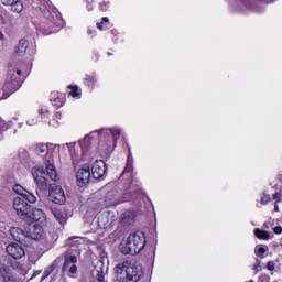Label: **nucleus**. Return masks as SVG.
I'll list each match as a JSON object with an SVG mask.
<instances>
[{"instance_id": "obj_1", "label": "nucleus", "mask_w": 282, "mask_h": 282, "mask_svg": "<svg viewBox=\"0 0 282 282\" xmlns=\"http://www.w3.org/2000/svg\"><path fill=\"white\" fill-rule=\"evenodd\" d=\"M44 165L45 167L35 166L32 169V176L34 178V182L39 186L40 191H47V186H50L48 202L63 206V204L67 202V197L65 196V191H63V187H61L59 185L50 184V180L52 182L58 181V172H56V166H54V161L46 160L44 161Z\"/></svg>"}, {"instance_id": "obj_2", "label": "nucleus", "mask_w": 282, "mask_h": 282, "mask_svg": "<svg viewBox=\"0 0 282 282\" xmlns=\"http://www.w3.org/2000/svg\"><path fill=\"white\" fill-rule=\"evenodd\" d=\"M120 133H122L120 128L115 127L110 129H101L99 132L94 131L90 132V134L85 135L83 140H79L82 158H85L89 154V149H91V138H94V135L99 137V153H101V155H109V153L113 151V147H116V143L120 139Z\"/></svg>"}, {"instance_id": "obj_3", "label": "nucleus", "mask_w": 282, "mask_h": 282, "mask_svg": "<svg viewBox=\"0 0 282 282\" xmlns=\"http://www.w3.org/2000/svg\"><path fill=\"white\" fill-rule=\"evenodd\" d=\"M115 273L117 282H140L144 276L142 265L129 260L116 264Z\"/></svg>"}, {"instance_id": "obj_4", "label": "nucleus", "mask_w": 282, "mask_h": 282, "mask_svg": "<svg viewBox=\"0 0 282 282\" xmlns=\"http://www.w3.org/2000/svg\"><path fill=\"white\" fill-rule=\"evenodd\" d=\"M144 246H147V236H144L142 231H137L131 234L126 242L119 245V250L121 254L135 257V254H140V252L144 250Z\"/></svg>"}, {"instance_id": "obj_5", "label": "nucleus", "mask_w": 282, "mask_h": 282, "mask_svg": "<svg viewBox=\"0 0 282 282\" xmlns=\"http://www.w3.org/2000/svg\"><path fill=\"white\" fill-rule=\"evenodd\" d=\"M21 68L17 66L14 63H10L8 65V73L7 78L3 85V94H6V98L10 96L11 94H14V91H18V89H21L22 80H21Z\"/></svg>"}, {"instance_id": "obj_6", "label": "nucleus", "mask_w": 282, "mask_h": 282, "mask_svg": "<svg viewBox=\"0 0 282 282\" xmlns=\"http://www.w3.org/2000/svg\"><path fill=\"white\" fill-rule=\"evenodd\" d=\"M50 4H42L39 7L40 12L44 14L45 19H47L48 24L54 28H63V18H61V13L56 12V10H52Z\"/></svg>"}, {"instance_id": "obj_7", "label": "nucleus", "mask_w": 282, "mask_h": 282, "mask_svg": "<svg viewBox=\"0 0 282 282\" xmlns=\"http://www.w3.org/2000/svg\"><path fill=\"white\" fill-rule=\"evenodd\" d=\"M105 191H107L106 196L104 197L106 206H118L122 204V197L120 196V192H118L116 183L106 185Z\"/></svg>"}, {"instance_id": "obj_8", "label": "nucleus", "mask_w": 282, "mask_h": 282, "mask_svg": "<svg viewBox=\"0 0 282 282\" xmlns=\"http://www.w3.org/2000/svg\"><path fill=\"white\" fill-rule=\"evenodd\" d=\"M115 223H116V214L113 212L102 209L97 214V224L99 228L107 230L109 229L110 226H113Z\"/></svg>"}, {"instance_id": "obj_9", "label": "nucleus", "mask_w": 282, "mask_h": 282, "mask_svg": "<svg viewBox=\"0 0 282 282\" xmlns=\"http://www.w3.org/2000/svg\"><path fill=\"white\" fill-rule=\"evenodd\" d=\"M13 208L21 219H28V217H30V212L32 210V205L28 204L25 198L15 197L13 200Z\"/></svg>"}, {"instance_id": "obj_10", "label": "nucleus", "mask_w": 282, "mask_h": 282, "mask_svg": "<svg viewBox=\"0 0 282 282\" xmlns=\"http://www.w3.org/2000/svg\"><path fill=\"white\" fill-rule=\"evenodd\" d=\"M10 235L14 241L21 243V246H30V238L28 236V227L25 229L19 227H12L10 229Z\"/></svg>"}, {"instance_id": "obj_11", "label": "nucleus", "mask_w": 282, "mask_h": 282, "mask_svg": "<svg viewBox=\"0 0 282 282\" xmlns=\"http://www.w3.org/2000/svg\"><path fill=\"white\" fill-rule=\"evenodd\" d=\"M91 175L94 180H105L107 177V163L102 160H97L91 166Z\"/></svg>"}, {"instance_id": "obj_12", "label": "nucleus", "mask_w": 282, "mask_h": 282, "mask_svg": "<svg viewBox=\"0 0 282 282\" xmlns=\"http://www.w3.org/2000/svg\"><path fill=\"white\" fill-rule=\"evenodd\" d=\"M26 230L29 237V246L32 245V241H39V239H43V227H41V225H29Z\"/></svg>"}, {"instance_id": "obj_13", "label": "nucleus", "mask_w": 282, "mask_h": 282, "mask_svg": "<svg viewBox=\"0 0 282 282\" xmlns=\"http://www.w3.org/2000/svg\"><path fill=\"white\" fill-rule=\"evenodd\" d=\"M90 177L91 171L89 169V165L85 164L82 169L78 170L76 174L78 186L83 187L86 186V184H89Z\"/></svg>"}, {"instance_id": "obj_14", "label": "nucleus", "mask_w": 282, "mask_h": 282, "mask_svg": "<svg viewBox=\"0 0 282 282\" xmlns=\"http://www.w3.org/2000/svg\"><path fill=\"white\" fill-rule=\"evenodd\" d=\"M12 191L21 196L22 199L29 202V204H36V196L33 193H30L28 189L23 188L21 185H12Z\"/></svg>"}, {"instance_id": "obj_15", "label": "nucleus", "mask_w": 282, "mask_h": 282, "mask_svg": "<svg viewBox=\"0 0 282 282\" xmlns=\"http://www.w3.org/2000/svg\"><path fill=\"white\" fill-rule=\"evenodd\" d=\"M7 252L12 259H23L25 257V249L17 242H11L7 246Z\"/></svg>"}, {"instance_id": "obj_16", "label": "nucleus", "mask_w": 282, "mask_h": 282, "mask_svg": "<svg viewBox=\"0 0 282 282\" xmlns=\"http://www.w3.org/2000/svg\"><path fill=\"white\" fill-rule=\"evenodd\" d=\"M26 219H29V221H40L41 224H43V221H45V212L40 208H33L29 213Z\"/></svg>"}, {"instance_id": "obj_17", "label": "nucleus", "mask_w": 282, "mask_h": 282, "mask_svg": "<svg viewBox=\"0 0 282 282\" xmlns=\"http://www.w3.org/2000/svg\"><path fill=\"white\" fill-rule=\"evenodd\" d=\"M12 270V259L8 256L0 257V274H6Z\"/></svg>"}, {"instance_id": "obj_18", "label": "nucleus", "mask_w": 282, "mask_h": 282, "mask_svg": "<svg viewBox=\"0 0 282 282\" xmlns=\"http://www.w3.org/2000/svg\"><path fill=\"white\" fill-rule=\"evenodd\" d=\"M50 100L53 107H63L65 105V95L63 93H52Z\"/></svg>"}, {"instance_id": "obj_19", "label": "nucleus", "mask_w": 282, "mask_h": 282, "mask_svg": "<svg viewBox=\"0 0 282 282\" xmlns=\"http://www.w3.org/2000/svg\"><path fill=\"white\" fill-rule=\"evenodd\" d=\"M65 147L68 148V151L70 153V158L73 160V164L74 166H76V164H78V162H80V154L76 153V143L70 142V143H66Z\"/></svg>"}, {"instance_id": "obj_20", "label": "nucleus", "mask_w": 282, "mask_h": 282, "mask_svg": "<svg viewBox=\"0 0 282 282\" xmlns=\"http://www.w3.org/2000/svg\"><path fill=\"white\" fill-rule=\"evenodd\" d=\"M121 221L123 226H131L133 221H135V212L133 210H128L123 213Z\"/></svg>"}, {"instance_id": "obj_21", "label": "nucleus", "mask_w": 282, "mask_h": 282, "mask_svg": "<svg viewBox=\"0 0 282 282\" xmlns=\"http://www.w3.org/2000/svg\"><path fill=\"white\" fill-rule=\"evenodd\" d=\"M29 45L30 43L28 42V40L21 39L15 48V54H18V56L25 54V52H28Z\"/></svg>"}, {"instance_id": "obj_22", "label": "nucleus", "mask_w": 282, "mask_h": 282, "mask_svg": "<svg viewBox=\"0 0 282 282\" xmlns=\"http://www.w3.org/2000/svg\"><path fill=\"white\" fill-rule=\"evenodd\" d=\"M127 173H133V154L131 153V148H129L127 164L122 175H127Z\"/></svg>"}, {"instance_id": "obj_23", "label": "nucleus", "mask_w": 282, "mask_h": 282, "mask_svg": "<svg viewBox=\"0 0 282 282\" xmlns=\"http://www.w3.org/2000/svg\"><path fill=\"white\" fill-rule=\"evenodd\" d=\"M11 6V12H17V14H20V12H23V2L21 0H14V2Z\"/></svg>"}, {"instance_id": "obj_24", "label": "nucleus", "mask_w": 282, "mask_h": 282, "mask_svg": "<svg viewBox=\"0 0 282 282\" xmlns=\"http://www.w3.org/2000/svg\"><path fill=\"white\" fill-rule=\"evenodd\" d=\"M61 118H62L61 112H56L55 118L48 121V126L53 127V129H58V127H61V121H58L61 120Z\"/></svg>"}, {"instance_id": "obj_25", "label": "nucleus", "mask_w": 282, "mask_h": 282, "mask_svg": "<svg viewBox=\"0 0 282 282\" xmlns=\"http://www.w3.org/2000/svg\"><path fill=\"white\" fill-rule=\"evenodd\" d=\"M58 262V260H55L51 265H48L42 276V281H45V279H47V276H50V274H52V272H54V270H56V263Z\"/></svg>"}, {"instance_id": "obj_26", "label": "nucleus", "mask_w": 282, "mask_h": 282, "mask_svg": "<svg viewBox=\"0 0 282 282\" xmlns=\"http://www.w3.org/2000/svg\"><path fill=\"white\" fill-rule=\"evenodd\" d=\"M97 80L98 79L96 78V76H94V75H86L84 77V85H86L87 87H94V85H96Z\"/></svg>"}, {"instance_id": "obj_27", "label": "nucleus", "mask_w": 282, "mask_h": 282, "mask_svg": "<svg viewBox=\"0 0 282 282\" xmlns=\"http://www.w3.org/2000/svg\"><path fill=\"white\" fill-rule=\"evenodd\" d=\"M254 236L258 238V239H270V234L265 230H262L260 228H256L254 229Z\"/></svg>"}, {"instance_id": "obj_28", "label": "nucleus", "mask_w": 282, "mask_h": 282, "mask_svg": "<svg viewBox=\"0 0 282 282\" xmlns=\"http://www.w3.org/2000/svg\"><path fill=\"white\" fill-rule=\"evenodd\" d=\"M267 250H268V247H265V246H257L256 249H254V252L258 257L263 259V257L265 256Z\"/></svg>"}, {"instance_id": "obj_29", "label": "nucleus", "mask_w": 282, "mask_h": 282, "mask_svg": "<svg viewBox=\"0 0 282 282\" xmlns=\"http://www.w3.org/2000/svg\"><path fill=\"white\" fill-rule=\"evenodd\" d=\"M0 276L3 279V282H17L14 274H11L10 271L7 273H1Z\"/></svg>"}, {"instance_id": "obj_30", "label": "nucleus", "mask_w": 282, "mask_h": 282, "mask_svg": "<svg viewBox=\"0 0 282 282\" xmlns=\"http://www.w3.org/2000/svg\"><path fill=\"white\" fill-rule=\"evenodd\" d=\"M238 4L240 6L239 10H243V8L252 10V2H250L249 0H238Z\"/></svg>"}, {"instance_id": "obj_31", "label": "nucleus", "mask_w": 282, "mask_h": 282, "mask_svg": "<svg viewBox=\"0 0 282 282\" xmlns=\"http://www.w3.org/2000/svg\"><path fill=\"white\" fill-rule=\"evenodd\" d=\"M35 151H36L37 155H45V153H47V145L40 143L36 145Z\"/></svg>"}, {"instance_id": "obj_32", "label": "nucleus", "mask_w": 282, "mask_h": 282, "mask_svg": "<svg viewBox=\"0 0 282 282\" xmlns=\"http://www.w3.org/2000/svg\"><path fill=\"white\" fill-rule=\"evenodd\" d=\"M37 32L40 34H43V36H48V34H52L54 32H58V30H54V29L47 30V29L41 26L40 29H37Z\"/></svg>"}, {"instance_id": "obj_33", "label": "nucleus", "mask_w": 282, "mask_h": 282, "mask_svg": "<svg viewBox=\"0 0 282 282\" xmlns=\"http://www.w3.org/2000/svg\"><path fill=\"white\" fill-rule=\"evenodd\" d=\"M53 215L54 217L57 219V221L59 224H63L65 221V217L63 216V214L61 213V210L58 209H53Z\"/></svg>"}, {"instance_id": "obj_34", "label": "nucleus", "mask_w": 282, "mask_h": 282, "mask_svg": "<svg viewBox=\"0 0 282 282\" xmlns=\"http://www.w3.org/2000/svg\"><path fill=\"white\" fill-rule=\"evenodd\" d=\"M68 89H70L69 95L73 98H80V94H78V86H68Z\"/></svg>"}, {"instance_id": "obj_35", "label": "nucleus", "mask_w": 282, "mask_h": 282, "mask_svg": "<svg viewBox=\"0 0 282 282\" xmlns=\"http://www.w3.org/2000/svg\"><path fill=\"white\" fill-rule=\"evenodd\" d=\"M39 116L41 117L42 120H44V122H47V120L50 119V111L44 109H39Z\"/></svg>"}, {"instance_id": "obj_36", "label": "nucleus", "mask_w": 282, "mask_h": 282, "mask_svg": "<svg viewBox=\"0 0 282 282\" xmlns=\"http://www.w3.org/2000/svg\"><path fill=\"white\" fill-rule=\"evenodd\" d=\"M260 202L262 206H265L269 202H272V196H270L269 194H263Z\"/></svg>"}, {"instance_id": "obj_37", "label": "nucleus", "mask_w": 282, "mask_h": 282, "mask_svg": "<svg viewBox=\"0 0 282 282\" xmlns=\"http://www.w3.org/2000/svg\"><path fill=\"white\" fill-rule=\"evenodd\" d=\"M65 260L68 261V263H72L75 265V263H78V258L76 256H65Z\"/></svg>"}, {"instance_id": "obj_38", "label": "nucleus", "mask_w": 282, "mask_h": 282, "mask_svg": "<svg viewBox=\"0 0 282 282\" xmlns=\"http://www.w3.org/2000/svg\"><path fill=\"white\" fill-rule=\"evenodd\" d=\"M99 10L101 12H107L109 10V1H104L99 4Z\"/></svg>"}, {"instance_id": "obj_39", "label": "nucleus", "mask_w": 282, "mask_h": 282, "mask_svg": "<svg viewBox=\"0 0 282 282\" xmlns=\"http://www.w3.org/2000/svg\"><path fill=\"white\" fill-rule=\"evenodd\" d=\"M104 23H109V18L104 17V18L101 19V22H97V28H98V30H105V26H102Z\"/></svg>"}, {"instance_id": "obj_40", "label": "nucleus", "mask_w": 282, "mask_h": 282, "mask_svg": "<svg viewBox=\"0 0 282 282\" xmlns=\"http://www.w3.org/2000/svg\"><path fill=\"white\" fill-rule=\"evenodd\" d=\"M131 199H133V196L131 195V193H126L121 197V204H124V202H131Z\"/></svg>"}, {"instance_id": "obj_41", "label": "nucleus", "mask_w": 282, "mask_h": 282, "mask_svg": "<svg viewBox=\"0 0 282 282\" xmlns=\"http://www.w3.org/2000/svg\"><path fill=\"white\" fill-rule=\"evenodd\" d=\"M252 269L254 270V274H257L258 272H261V260L257 259Z\"/></svg>"}, {"instance_id": "obj_42", "label": "nucleus", "mask_w": 282, "mask_h": 282, "mask_svg": "<svg viewBox=\"0 0 282 282\" xmlns=\"http://www.w3.org/2000/svg\"><path fill=\"white\" fill-rule=\"evenodd\" d=\"M275 200L276 204H280V202H282V194L281 192H278L275 194H273V198Z\"/></svg>"}, {"instance_id": "obj_43", "label": "nucleus", "mask_w": 282, "mask_h": 282, "mask_svg": "<svg viewBox=\"0 0 282 282\" xmlns=\"http://www.w3.org/2000/svg\"><path fill=\"white\" fill-rule=\"evenodd\" d=\"M70 265H74V264L68 262L67 260H65L64 265L62 268V272H67V270H69Z\"/></svg>"}, {"instance_id": "obj_44", "label": "nucleus", "mask_w": 282, "mask_h": 282, "mask_svg": "<svg viewBox=\"0 0 282 282\" xmlns=\"http://www.w3.org/2000/svg\"><path fill=\"white\" fill-rule=\"evenodd\" d=\"M274 268H275L274 261L267 262V270H269V272H274Z\"/></svg>"}, {"instance_id": "obj_45", "label": "nucleus", "mask_w": 282, "mask_h": 282, "mask_svg": "<svg viewBox=\"0 0 282 282\" xmlns=\"http://www.w3.org/2000/svg\"><path fill=\"white\" fill-rule=\"evenodd\" d=\"M39 123V119H34V118H31L26 121V124H29V127H34V124H37Z\"/></svg>"}, {"instance_id": "obj_46", "label": "nucleus", "mask_w": 282, "mask_h": 282, "mask_svg": "<svg viewBox=\"0 0 282 282\" xmlns=\"http://www.w3.org/2000/svg\"><path fill=\"white\" fill-rule=\"evenodd\" d=\"M68 272L70 274H76V272H78V267L76 264H72L70 268L68 269Z\"/></svg>"}, {"instance_id": "obj_47", "label": "nucleus", "mask_w": 282, "mask_h": 282, "mask_svg": "<svg viewBox=\"0 0 282 282\" xmlns=\"http://www.w3.org/2000/svg\"><path fill=\"white\" fill-rule=\"evenodd\" d=\"M15 0H0V3H2V6H12V3H14Z\"/></svg>"}, {"instance_id": "obj_48", "label": "nucleus", "mask_w": 282, "mask_h": 282, "mask_svg": "<svg viewBox=\"0 0 282 282\" xmlns=\"http://www.w3.org/2000/svg\"><path fill=\"white\" fill-rule=\"evenodd\" d=\"M273 232H274L275 235H282V227H281V226L274 227Z\"/></svg>"}, {"instance_id": "obj_49", "label": "nucleus", "mask_w": 282, "mask_h": 282, "mask_svg": "<svg viewBox=\"0 0 282 282\" xmlns=\"http://www.w3.org/2000/svg\"><path fill=\"white\" fill-rule=\"evenodd\" d=\"M91 3H94V2H89V3H87V6H86L88 12H91V10H94V4H91Z\"/></svg>"}, {"instance_id": "obj_50", "label": "nucleus", "mask_w": 282, "mask_h": 282, "mask_svg": "<svg viewBox=\"0 0 282 282\" xmlns=\"http://www.w3.org/2000/svg\"><path fill=\"white\" fill-rule=\"evenodd\" d=\"M87 34H88V35H93V39H94V36H96V31H95V30H91V29H88V30H87Z\"/></svg>"}, {"instance_id": "obj_51", "label": "nucleus", "mask_w": 282, "mask_h": 282, "mask_svg": "<svg viewBox=\"0 0 282 282\" xmlns=\"http://www.w3.org/2000/svg\"><path fill=\"white\" fill-rule=\"evenodd\" d=\"M6 39V35H3V32H0V42L1 45H3V40Z\"/></svg>"}, {"instance_id": "obj_52", "label": "nucleus", "mask_w": 282, "mask_h": 282, "mask_svg": "<svg viewBox=\"0 0 282 282\" xmlns=\"http://www.w3.org/2000/svg\"><path fill=\"white\" fill-rule=\"evenodd\" d=\"M274 213H279V203L274 204Z\"/></svg>"}, {"instance_id": "obj_53", "label": "nucleus", "mask_w": 282, "mask_h": 282, "mask_svg": "<svg viewBox=\"0 0 282 282\" xmlns=\"http://www.w3.org/2000/svg\"><path fill=\"white\" fill-rule=\"evenodd\" d=\"M39 274H41V271H35L32 275V279H34V276H39Z\"/></svg>"}, {"instance_id": "obj_54", "label": "nucleus", "mask_w": 282, "mask_h": 282, "mask_svg": "<svg viewBox=\"0 0 282 282\" xmlns=\"http://www.w3.org/2000/svg\"><path fill=\"white\" fill-rule=\"evenodd\" d=\"M8 128L0 127V133L1 131H6Z\"/></svg>"}, {"instance_id": "obj_55", "label": "nucleus", "mask_w": 282, "mask_h": 282, "mask_svg": "<svg viewBox=\"0 0 282 282\" xmlns=\"http://www.w3.org/2000/svg\"><path fill=\"white\" fill-rule=\"evenodd\" d=\"M87 3H94V0H86Z\"/></svg>"}, {"instance_id": "obj_56", "label": "nucleus", "mask_w": 282, "mask_h": 282, "mask_svg": "<svg viewBox=\"0 0 282 282\" xmlns=\"http://www.w3.org/2000/svg\"><path fill=\"white\" fill-rule=\"evenodd\" d=\"M107 56H113V54L108 52V53H107Z\"/></svg>"}, {"instance_id": "obj_57", "label": "nucleus", "mask_w": 282, "mask_h": 282, "mask_svg": "<svg viewBox=\"0 0 282 282\" xmlns=\"http://www.w3.org/2000/svg\"><path fill=\"white\" fill-rule=\"evenodd\" d=\"M258 12H263V10H258Z\"/></svg>"}]
</instances>
